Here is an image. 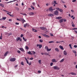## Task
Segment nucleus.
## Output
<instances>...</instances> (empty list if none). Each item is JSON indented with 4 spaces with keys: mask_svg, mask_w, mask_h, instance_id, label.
<instances>
[{
    "mask_svg": "<svg viewBox=\"0 0 77 77\" xmlns=\"http://www.w3.org/2000/svg\"><path fill=\"white\" fill-rule=\"evenodd\" d=\"M25 58L27 64H28L29 66L31 65H32V63H31V62H30L29 63V61H28V60H27V58H26V57H25Z\"/></svg>",
    "mask_w": 77,
    "mask_h": 77,
    "instance_id": "f257e3e1",
    "label": "nucleus"
},
{
    "mask_svg": "<svg viewBox=\"0 0 77 77\" xmlns=\"http://www.w3.org/2000/svg\"><path fill=\"white\" fill-rule=\"evenodd\" d=\"M54 10H55V9H53V7H51L49 8V11H51V12H53V11Z\"/></svg>",
    "mask_w": 77,
    "mask_h": 77,
    "instance_id": "f03ea898",
    "label": "nucleus"
},
{
    "mask_svg": "<svg viewBox=\"0 0 77 77\" xmlns=\"http://www.w3.org/2000/svg\"><path fill=\"white\" fill-rule=\"evenodd\" d=\"M10 61L11 62H14L15 60H16V59L15 58H11L10 60Z\"/></svg>",
    "mask_w": 77,
    "mask_h": 77,
    "instance_id": "7ed1b4c3",
    "label": "nucleus"
},
{
    "mask_svg": "<svg viewBox=\"0 0 77 77\" xmlns=\"http://www.w3.org/2000/svg\"><path fill=\"white\" fill-rule=\"evenodd\" d=\"M53 68L54 69L59 70V69H60V68L57 66H54L53 67Z\"/></svg>",
    "mask_w": 77,
    "mask_h": 77,
    "instance_id": "20e7f679",
    "label": "nucleus"
},
{
    "mask_svg": "<svg viewBox=\"0 0 77 77\" xmlns=\"http://www.w3.org/2000/svg\"><path fill=\"white\" fill-rule=\"evenodd\" d=\"M54 14L55 15H58V14H59V12L57 10H56L54 11Z\"/></svg>",
    "mask_w": 77,
    "mask_h": 77,
    "instance_id": "39448f33",
    "label": "nucleus"
},
{
    "mask_svg": "<svg viewBox=\"0 0 77 77\" xmlns=\"http://www.w3.org/2000/svg\"><path fill=\"white\" fill-rule=\"evenodd\" d=\"M19 40L20 41H21V38H20V37H18L16 38V41H18Z\"/></svg>",
    "mask_w": 77,
    "mask_h": 77,
    "instance_id": "423d86ee",
    "label": "nucleus"
},
{
    "mask_svg": "<svg viewBox=\"0 0 77 77\" xmlns=\"http://www.w3.org/2000/svg\"><path fill=\"white\" fill-rule=\"evenodd\" d=\"M42 35H43V36H44L45 37H46V38H49V36L45 34H42Z\"/></svg>",
    "mask_w": 77,
    "mask_h": 77,
    "instance_id": "0eeeda50",
    "label": "nucleus"
},
{
    "mask_svg": "<svg viewBox=\"0 0 77 77\" xmlns=\"http://www.w3.org/2000/svg\"><path fill=\"white\" fill-rule=\"evenodd\" d=\"M36 46H37V47H39V48L40 49H41V48H42V45L37 44V45Z\"/></svg>",
    "mask_w": 77,
    "mask_h": 77,
    "instance_id": "6e6552de",
    "label": "nucleus"
},
{
    "mask_svg": "<svg viewBox=\"0 0 77 77\" xmlns=\"http://www.w3.org/2000/svg\"><path fill=\"white\" fill-rule=\"evenodd\" d=\"M64 55H67V52L66 51H64L63 52Z\"/></svg>",
    "mask_w": 77,
    "mask_h": 77,
    "instance_id": "1a4fd4ad",
    "label": "nucleus"
},
{
    "mask_svg": "<svg viewBox=\"0 0 77 77\" xmlns=\"http://www.w3.org/2000/svg\"><path fill=\"white\" fill-rule=\"evenodd\" d=\"M52 62H55L56 63V62H57V61L56 60V59H54L52 60Z\"/></svg>",
    "mask_w": 77,
    "mask_h": 77,
    "instance_id": "9d476101",
    "label": "nucleus"
},
{
    "mask_svg": "<svg viewBox=\"0 0 77 77\" xmlns=\"http://www.w3.org/2000/svg\"><path fill=\"white\" fill-rule=\"evenodd\" d=\"M55 50L57 52H59V49L57 48H55Z\"/></svg>",
    "mask_w": 77,
    "mask_h": 77,
    "instance_id": "9b49d317",
    "label": "nucleus"
},
{
    "mask_svg": "<svg viewBox=\"0 0 77 77\" xmlns=\"http://www.w3.org/2000/svg\"><path fill=\"white\" fill-rule=\"evenodd\" d=\"M40 28L42 30H43L45 29V28L44 27H40Z\"/></svg>",
    "mask_w": 77,
    "mask_h": 77,
    "instance_id": "f8f14e48",
    "label": "nucleus"
},
{
    "mask_svg": "<svg viewBox=\"0 0 77 77\" xmlns=\"http://www.w3.org/2000/svg\"><path fill=\"white\" fill-rule=\"evenodd\" d=\"M61 18H62V17H56V19H57V20H60V19H61Z\"/></svg>",
    "mask_w": 77,
    "mask_h": 77,
    "instance_id": "ddd939ff",
    "label": "nucleus"
},
{
    "mask_svg": "<svg viewBox=\"0 0 77 77\" xmlns=\"http://www.w3.org/2000/svg\"><path fill=\"white\" fill-rule=\"evenodd\" d=\"M59 48H60V49L61 50H64V48H63V46H60Z\"/></svg>",
    "mask_w": 77,
    "mask_h": 77,
    "instance_id": "4468645a",
    "label": "nucleus"
},
{
    "mask_svg": "<svg viewBox=\"0 0 77 77\" xmlns=\"http://www.w3.org/2000/svg\"><path fill=\"white\" fill-rule=\"evenodd\" d=\"M70 74H71L72 75H77V74H76V73L73 72H71Z\"/></svg>",
    "mask_w": 77,
    "mask_h": 77,
    "instance_id": "2eb2a0df",
    "label": "nucleus"
},
{
    "mask_svg": "<svg viewBox=\"0 0 77 77\" xmlns=\"http://www.w3.org/2000/svg\"><path fill=\"white\" fill-rule=\"evenodd\" d=\"M64 60L65 59H63L60 61V62L62 63V62H63V61H64Z\"/></svg>",
    "mask_w": 77,
    "mask_h": 77,
    "instance_id": "dca6fc26",
    "label": "nucleus"
},
{
    "mask_svg": "<svg viewBox=\"0 0 77 77\" xmlns=\"http://www.w3.org/2000/svg\"><path fill=\"white\" fill-rule=\"evenodd\" d=\"M32 30L33 32H37V30H36L35 29L32 28Z\"/></svg>",
    "mask_w": 77,
    "mask_h": 77,
    "instance_id": "f3484780",
    "label": "nucleus"
},
{
    "mask_svg": "<svg viewBox=\"0 0 77 77\" xmlns=\"http://www.w3.org/2000/svg\"><path fill=\"white\" fill-rule=\"evenodd\" d=\"M19 49L21 51H24V49L22 48H20Z\"/></svg>",
    "mask_w": 77,
    "mask_h": 77,
    "instance_id": "a211bd4d",
    "label": "nucleus"
},
{
    "mask_svg": "<svg viewBox=\"0 0 77 77\" xmlns=\"http://www.w3.org/2000/svg\"><path fill=\"white\" fill-rule=\"evenodd\" d=\"M48 16L49 17H53V14H49L48 15Z\"/></svg>",
    "mask_w": 77,
    "mask_h": 77,
    "instance_id": "6ab92c4d",
    "label": "nucleus"
},
{
    "mask_svg": "<svg viewBox=\"0 0 77 77\" xmlns=\"http://www.w3.org/2000/svg\"><path fill=\"white\" fill-rule=\"evenodd\" d=\"M7 14L9 15H10V17H14V16L12 15V14H9L8 13H7Z\"/></svg>",
    "mask_w": 77,
    "mask_h": 77,
    "instance_id": "aec40b11",
    "label": "nucleus"
},
{
    "mask_svg": "<svg viewBox=\"0 0 77 77\" xmlns=\"http://www.w3.org/2000/svg\"><path fill=\"white\" fill-rule=\"evenodd\" d=\"M63 19H62L60 20V23H63Z\"/></svg>",
    "mask_w": 77,
    "mask_h": 77,
    "instance_id": "412c9836",
    "label": "nucleus"
},
{
    "mask_svg": "<svg viewBox=\"0 0 77 77\" xmlns=\"http://www.w3.org/2000/svg\"><path fill=\"white\" fill-rule=\"evenodd\" d=\"M8 51H7L5 54H4V56H6L7 55V54H8Z\"/></svg>",
    "mask_w": 77,
    "mask_h": 77,
    "instance_id": "4be33fe9",
    "label": "nucleus"
},
{
    "mask_svg": "<svg viewBox=\"0 0 77 77\" xmlns=\"http://www.w3.org/2000/svg\"><path fill=\"white\" fill-rule=\"evenodd\" d=\"M0 6H2V7L3 8H4V5L0 3Z\"/></svg>",
    "mask_w": 77,
    "mask_h": 77,
    "instance_id": "5701e85b",
    "label": "nucleus"
},
{
    "mask_svg": "<svg viewBox=\"0 0 77 77\" xmlns=\"http://www.w3.org/2000/svg\"><path fill=\"white\" fill-rule=\"evenodd\" d=\"M31 52L32 53V54H36V52L34 51H31Z\"/></svg>",
    "mask_w": 77,
    "mask_h": 77,
    "instance_id": "b1692460",
    "label": "nucleus"
},
{
    "mask_svg": "<svg viewBox=\"0 0 77 77\" xmlns=\"http://www.w3.org/2000/svg\"><path fill=\"white\" fill-rule=\"evenodd\" d=\"M30 15H34V13L33 12H31L29 13Z\"/></svg>",
    "mask_w": 77,
    "mask_h": 77,
    "instance_id": "393cba45",
    "label": "nucleus"
},
{
    "mask_svg": "<svg viewBox=\"0 0 77 77\" xmlns=\"http://www.w3.org/2000/svg\"><path fill=\"white\" fill-rule=\"evenodd\" d=\"M20 14L23 15H25V16H27V14L25 13H20Z\"/></svg>",
    "mask_w": 77,
    "mask_h": 77,
    "instance_id": "a878e982",
    "label": "nucleus"
},
{
    "mask_svg": "<svg viewBox=\"0 0 77 77\" xmlns=\"http://www.w3.org/2000/svg\"><path fill=\"white\" fill-rule=\"evenodd\" d=\"M51 49L50 48V49H48H48H47V51H51Z\"/></svg>",
    "mask_w": 77,
    "mask_h": 77,
    "instance_id": "bb28decb",
    "label": "nucleus"
},
{
    "mask_svg": "<svg viewBox=\"0 0 77 77\" xmlns=\"http://www.w3.org/2000/svg\"><path fill=\"white\" fill-rule=\"evenodd\" d=\"M28 54H31V55H32V53H31V52H30V51H29L28 52Z\"/></svg>",
    "mask_w": 77,
    "mask_h": 77,
    "instance_id": "cd10ccee",
    "label": "nucleus"
},
{
    "mask_svg": "<svg viewBox=\"0 0 77 77\" xmlns=\"http://www.w3.org/2000/svg\"><path fill=\"white\" fill-rule=\"evenodd\" d=\"M72 52L74 53H75V54H76L77 53V52H76V51L74 50H72Z\"/></svg>",
    "mask_w": 77,
    "mask_h": 77,
    "instance_id": "c85d7f7f",
    "label": "nucleus"
},
{
    "mask_svg": "<svg viewBox=\"0 0 77 77\" xmlns=\"http://www.w3.org/2000/svg\"><path fill=\"white\" fill-rule=\"evenodd\" d=\"M23 40H24V41H27V39H25L24 37H23Z\"/></svg>",
    "mask_w": 77,
    "mask_h": 77,
    "instance_id": "c756f323",
    "label": "nucleus"
},
{
    "mask_svg": "<svg viewBox=\"0 0 77 77\" xmlns=\"http://www.w3.org/2000/svg\"><path fill=\"white\" fill-rule=\"evenodd\" d=\"M15 1H17V0H14L13 1H11L10 2H9V3H12V2H15Z\"/></svg>",
    "mask_w": 77,
    "mask_h": 77,
    "instance_id": "7c9ffc66",
    "label": "nucleus"
},
{
    "mask_svg": "<svg viewBox=\"0 0 77 77\" xmlns=\"http://www.w3.org/2000/svg\"><path fill=\"white\" fill-rule=\"evenodd\" d=\"M8 35L9 36H10V35H12V33L10 32V33H8Z\"/></svg>",
    "mask_w": 77,
    "mask_h": 77,
    "instance_id": "2f4dec72",
    "label": "nucleus"
},
{
    "mask_svg": "<svg viewBox=\"0 0 77 77\" xmlns=\"http://www.w3.org/2000/svg\"><path fill=\"white\" fill-rule=\"evenodd\" d=\"M38 62L40 64H41V60H39Z\"/></svg>",
    "mask_w": 77,
    "mask_h": 77,
    "instance_id": "473e14b6",
    "label": "nucleus"
},
{
    "mask_svg": "<svg viewBox=\"0 0 77 77\" xmlns=\"http://www.w3.org/2000/svg\"><path fill=\"white\" fill-rule=\"evenodd\" d=\"M31 7L32 9H35V8L33 7L32 5H31Z\"/></svg>",
    "mask_w": 77,
    "mask_h": 77,
    "instance_id": "72a5a7b5",
    "label": "nucleus"
},
{
    "mask_svg": "<svg viewBox=\"0 0 77 77\" xmlns=\"http://www.w3.org/2000/svg\"><path fill=\"white\" fill-rule=\"evenodd\" d=\"M45 49H46L47 50V49L48 48V47L47 46H46L45 48Z\"/></svg>",
    "mask_w": 77,
    "mask_h": 77,
    "instance_id": "f704fd0d",
    "label": "nucleus"
},
{
    "mask_svg": "<svg viewBox=\"0 0 77 77\" xmlns=\"http://www.w3.org/2000/svg\"><path fill=\"white\" fill-rule=\"evenodd\" d=\"M21 65H24V63L23 62H22L21 63Z\"/></svg>",
    "mask_w": 77,
    "mask_h": 77,
    "instance_id": "c9c22d12",
    "label": "nucleus"
},
{
    "mask_svg": "<svg viewBox=\"0 0 77 77\" xmlns=\"http://www.w3.org/2000/svg\"><path fill=\"white\" fill-rule=\"evenodd\" d=\"M25 48H26V49L27 50H28V49H29V47L28 46H26Z\"/></svg>",
    "mask_w": 77,
    "mask_h": 77,
    "instance_id": "e433bc0d",
    "label": "nucleus"
},
{
    "mask_svg": "<svg viewBox=\"0 0 77 77\" xmlns=\"http://www.w3.org/2000/svg\"><path fill=\"white\" fill-rule=\"evenodd\" d=\"M61 1L62 2V3H63L64 4V3H65V2H64V1H63L62 0H61Z\"/></svg>",
    "mask_w": 77,
    "mask_h": 77,
    "instance_id": "4c0bfd02",
    "label": "nucleus"
},
{
    "mask_svg": "<svg viewBox=\"0 0 77 77\" xmlns=\"http://www.w3.org/2000/svg\"><path fill=\"white\" fill-rule=\"evenodd\" d=\"M54 3H55V5H57V3H56V1H54Z\"/></svg>",
    "mask_w": 77,
    "mask_h": 77,
    "instance_id": "58836bf2",
    "label": "nucleus"
},
{
    "mask_svg": "<svg viewBox=\"0 0 77 77\" xmlns=\"http://www.w3.org/2000/svg\"><path fill=\"white\" fill-rule=\"evenodd\" d=\"M59 11H60V12H63V10L62 9H60Z\"/></svg>",
    "mask_w": 77,
    "mask_h": 77,
    "instance_id": "ea45409f",
    "label": "nucleus"
},
{
    "mask_svg": "<svg viewBox=\"0 0 77 77\" xmlns=\"http://www.w3.org/2000/svg\"><path fill=\"white\" fill-rule=\"evenodd\" d=\"M0 39H2V34H1V35L0 37Z\"/></svg>",
    "mask_w": 77,
    "mask_h": 77,
    "instance_id": "a19ab883",
    "label": "nucleus"
},
{
    "mask_svg": "<svg viewBox=\"0 0 77 77\" xmlns=\"http://www.w3.org/2000/svg\"><path fill=\"white\" fill-rule=\"evenodd\" d=\"M17 52L18 53H19V54L21 53V51H19V50L17 51Z\"/></svg>",
    "mask_w": 77,
    "mask_h": 77,
    "instance_id": "79ce46f5",
    "label": "nucleus"
},
{
    "mask_svg": "<svg viewBox=\"0 0 77 77\" xmlns=\"http://www.w3.org/2000/svg\"><path fill=\"white\" fill-rule=\"evenodd\" d=\"M39 42H43V40H42V39H40L39 40Z\"/></svg>",
    "mask_w": 77,
    "mask_h": 77,
    "instance_id": "37998d69",
    "label": "nucleus"
},
{
    "mask_svg": "<svg viewBox=\"0 0 77 77\" xmlns=\"http://www.w3.org/2000/svg\"><path fill=\"white\" fill-rule=\"evenodd\" d=\"M6 17H3L2 18V20H6Z\"/></svg>",
    "mask_w": 77,
    "mask_h": 77,
    "instance_id": "c03bdc74",
    "label": "nucleus"
},
{
    "mask_svg": "<svg viewBox=\"0 0 77 77\" xmlns=\"http://www.w3.org/2000/svg\"><path fill=\"white\" fill-rule=\"evenodd\" d=\"M54 42L53 41H50L49 42V43H53Z\"/></svg>",
    "mask_w": 77,
    "mask_h": 77,
    "instance_id": "a18cd8bd",
    "label": "nucleus"
},
{
    "mask_svg": "<svg viewBox=\"0 0 77 77\" xmlns=\"http://www.w3.org/2000/svg\"><path fill=\"white\" fill-rule=\"evenodd\" d=\"M44 54L45 55H49V54H48L47 53H44Z\"/></svg>",
    "mask_w": 77,
    "mask_h": 77,
    "instance_id": "49530a36",
    "label": "nucleus"
},
{
    "mask_svg": "<svg viewBox=\"0 0 77 77\" xmlns=\"http://www.w3.org/2000/svg\"><path fill=\"white\" fill-rule=\"evenodd\" d=\"M53 63H50V66H53Z\"/></svg>",
    "mask_w": 77,
    "mask_h": 77,
    "instance_id": "de8ad7c7",
    "label": "nucleus"
},
{
    "mask_svg": "<svg viewBox=\"0 0 77 77\" xmlns=\"http://www.w3.org/2000/svg\"><path fill=\"white\" fill-rule=\"evenodd\" d=\"M16 10L17 11H18L19 10V8L17 7V8H16Z\"/></svg>",
    "mask_w": 77,
    "mask_h": 77,
    "instance_id": "09e8293b",
    "label": "nucleus"
},
{
    "mask_svg": "<svg viewBox=\"0 0 77 77\" xmlns=\"http://www.w3.org/2000/svg\"><path fill=\"white\" fill-rule=\"evenodd\" d=\"M32 5H33V6H35V2H33V3H32Z\"/></svg>",
    "mask_w": 77,
    "mask_h": 77,
    "instance_id": "8fccbe9b",
    "label": "nucleus"
},
{
    "mask_svg": "<svg viewBox=\"0 0 77 77\" xmlns=\"http://www.w3.org/2000/svg\"><path fill=\"white\" fill-rule=\"evenodd\" d=\"M57 10L58 11H59L60 10V9H59V8H56Z\"/></svg>",
    "mask_w": 77,
    "mask_h": 77,
    "instance_id": "3c124183",
    "label": "nucleus"
},
{
    "mask_svg": "<svg viewBox=\"0 0 77 77\" xmlns=\"http://www.w3.org/2000/svg\"><path fill=\"white\" fill-rule=\"evenodd\" d=\"M72 2L73 3V2H76V0H73L72 1Z\"/></svg>",
    "mask_w": 77,
    "mask_h": 77,
    "instance_id": "603ef678",
    "label": "nucleus"
},
{
    "mask_svg": "<svg viewBox=\"0 0 77 77\" xmlns=\"http://www.w3.org/2000/svg\"><path fill=\"white\" fill-rule=\"evenodd\" d=\"M74 48H77V45H74Z\"/></svg>",
    "mask_w": 77,
    "mask_h": 77,
    "instance_id": "864d4df0",
    "label": "nucleus"
},
{
    "mask_svg": "<svg viewBox=\"0 0 77 77\" xmlns=\"http://www.w3.org/2000/svg\"><path fill=\"white\" fill-rule=\"evenodd\" d=\"M23 34H21L20 35L21 38H23Z\"/></svg>",
    "mask_w": 77,
    "mask_h": 77,
    "instance_id": "5fc2aeb1",
    "label": "nucleus"
},
{
    "mask_svg": "<svg viewBox=\"0 0 77 77\" xmlns=\"http://www.w3.org/2000/svg\"><path fill=\"white\" fill-rule=\"evenodd\" d=\"M38 73H41V71L40 70H38Z\"/></svg>",
    "mask_w": 77,
    "mask_h": 77,
    "instance_id": "6e6d98bb",
    "label": "nucleus"
},
{
    "mask_svg": "<svg viewBox=\"0 0 77 77\" xmlns=\"http://www.w3.org/2000/svg\"><path fill=\"white\" fill-rule=\"evenodd\" d=\"M15 24H16V25H18L19 24V23L16 22L15 23Z\"/></svg>",
    "mask_w": 77,
    "mask_h": 77,
    "instance_id": "4d7b16f0",
    "label": "nucleus"
},
{
    "mask_svg": "<svg viewBox=\"0 0 77 77\" xmlns=\"http://www.w3.org/2000/svg\"><path fill=\"white\" fill-rule=\"evenodd\" d=\"M71 12H72V13H73V12H74V11L72 10H71Z\"/></svg>",
    "mask_w": 77,
    "mask_h": 77,
    "instance_id": "13d9d810",
    "label": "nucleus"
},
{
    "mask_svg": "<svg viewBox=\"0 0 77 77\" xmlns=\"http://www.w3.org/2000/svg\"><path fill=\"white\" fill-rule=\"evenodd\" d=\"M50 35L51 36H53V34H52L51 33Z\"/></svg>",
    "mask_w": 77,
    "mask_h": 77,
    "instance_id": "bf43d9fd",
    "label": "nucleus"
},
{
    "mask_svg": "<svg viewBox=\"0 0 77 77\" xmlns=\"http://www.w3.org/2000/svg\"><path fill=\"white\" fill-rule=\"evenodd\" d=\"M76 29H77V28H73V30H76Z\"/></svg>",
    "mask_w": 77,
    "mask_h": 77,
    "instance_id": "052dcab7",
    "label": "nucleus"
},
{
    "mask_svg": "<svg viewBox=\"0 0 77 77\" xmlns=\"http://www.w3.org/2000/svg\"><path fill=\"white\" fill-rule=\"evenodd\" d=\"M64 7L65 8H66L67 7H66V5H64Z\"/></svg>",
    "mask_w": 77,
    "mask_h": 77,
    "instance_id": "680f3d73",
    "label": "nucleus"
},
{
    "mask_svg": "<svg viewBox=\"0 0 77 77\" xmlns=\"http://www.w3.org/2000/svg\"><path fill=\"white\" fill-rule=\"evenodd\" d=\"M73 63L74 65H75L76 64V63H76V62H74Z\"/></svg>",
    "mask_w": 77,
    "mask_h": 77,
    "instance_id": "e2e57ef3",
    "label": "nucleus"
},
{
    "mask_svg": "<svg viewBox=\"0 0 77 77\" xmlns=\"http://www.w3.org/2000/svg\"><path fill=\"white\" fill-rule=\"evenodd\" d=\"M17 21H21V20L19 19H17Z\"/></svg>",
    "mask_w": 77,
    "mask_h": 77,
    "instance_id": "0e129e2a",
    "label": "nucleus"
},
{
    "mask_svg": "<svg viewBox=\"0 0 77 77\" xmlns=\"http://www.w3.org/2000/svg\"><path fill=\"white\" fill-rule=\"evenodd\" d=\"M72 27H74V23H73L72 25Z\"/></svg>",
    "mask_w": 77,
    "mask_h": 77,
    "instance_id": "69168bd1",
    "label": "nucleus"
},
{
    "mask_svg": "<svg viewBox=\"0 0 77 77\" xmlns=\"http://www.w3.org/2000/svg\"><path fill=\"white\" fill-rule=\"evenodd\" d=\"M74 32H75V33H77V31H74Z\"/></svg>",
    "mask_w": 77,
    "mask_h": 77,
    "instance_id": "338daca9",
    "label": "nucleus"
},
{
    "mask_svg": "<svg viewBox=\"0 0 77 77\" xmlns=\"http://www.w3.org/2000/svg\"><path fill=\"white\" fill-rule=\"evenodd\" d=\"M24 19H21V20L22 21H23L24 20Z\"/></svg>",
    "mask_w": 77,
    "mask_h": 77,
    "instance_id": "774afa93",
    "label": "nucleus"
}]
</instances>
